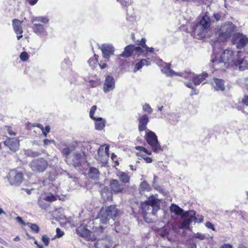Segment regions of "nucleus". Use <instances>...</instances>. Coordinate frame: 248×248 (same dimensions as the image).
Segmentation results:
<instances>
[{
  "label": "nucleus",
  "instance_id": "nucleus-47",
  "mask_svg": "<svg viewBox=\"0 0 248 248\" xmlns=\"http://www.w3.org/2000/svg\"><path fill=\"white\" fill-rule=\"evenodd\" d=\"M97 60L94 58H90L88 61L89 65L92 67H94L95 65L97 64Z\"/></svg>",
  "mask_w": 248,
  "mask_h": 248
},
{
  "label": "nucleus",
  "instance_id": "nucleus-40",
  "mask_svg": "<svg viewBox=\"0 0 248 248\" xmlns=\"http://www.w3.org/2000/svg\"><path fill=\"white\" fill-rule=\"evenodd\" d=\"M41 240L46 246H48L49 244V238L46 235H43Z\"/></svg>",
  "mask_w": 248,
  "mask_h": 248
},
{
  "label": "nucleus",
  "instance_id": "nucleus-2",
  "mask_svg": "<svg viewBox=\"0 0 248 248\" xmlns=\"http://www.w3.org/2000/svg\"><path fill=\"white\" fill-rule=\"evenodd\" d=\"M236 58V56L235 58L233 56L232 50L226 49L224 50L223 53L218 59L217 57L212 59V66L216 70H225L230 63H232L234 64V62Z\"/></svg>",
  "mask_w": 248,
  "mask_h": 248
},
{
  "label": "nucleus",
  "instance_id": "nucleus-13",
  "mask_svg": "<svg viewBox=\"0 0 248 248\" xmlns=\"http://www.w3.org/2000/svg\"><path fill=\"white\" fill-rule=\"evenodd\" d=\"M115 88V81L114 78L110 76L106 77L104 85L103 91L107 93L113 91Z\"/></svg>",
  "mask_w": 248,
  "mask_h": 248
},
{
  "label": "nucleus",
  "instance_id": "nucleus-55",
  "mask_svg": "<svg viewBox=\"0 0 248 248\" xmlns=\"http://www.w3.org/2000/svg\"><path fill=\"white\" fill-rule=\"evenodd\" d=\"M205 226L209 229H211L213 231L215 230L214 225L210 222H207L205 224Z\"/></svg>",
  "mask_w": 248,
  "mask_h": 248
},
{
  "label": "nucleus",
  "instance_id": "nucleus-28",
  "mask_svg": "<svg viewBox=\"0 0 248 248\" xmlns=\"http://www.w3.org/2000/svg\"><path fill=\"white\" fill-rule=\"evenodd\" d=\"M99 176L98 170L95 168H91L89 172V177L93 180H96Z\"/></svg>",
  "mask_w": 248,
  "mask_h": 248
},
{
  "label": "nucleus",
  "instance_id": "nucleus-46",
  "mask_svg": "<svg viewBox=\"0 0 248 248\" xmlns=\"http://www.w3.org/2000/svg\"><path fill=\"white\" fill-rule=\"evenodd\" d=\"M34 126L40 128L42 130L43 135L46 137H47V134L45 132L44 127L42 124L39 123L36 124Z\"/></svg>",
  "mask_w": 248,
  "mask_h": 248
},
{
  "label": "nucleus",
  "instance_id": "nucleus-20",
  "mask_svg": "<svg viewBox=\"0 0 248 248\" xmlns=\"http://www.w3.org/2000/svg\"><path fill=\"white\" fill-rule=\"evenodd\" d=\"M138 120L139 122L138 125L139 130L140 131H143L144 130L147 131L148 129L147 128V125L149 121L148 116L146 114H144L140 117Z\"/></svg>",
  "mask_w": 248,
  "mask_h": 248
},
{
  "label": "nucleus",
  "instance_id": "nucleus-62",
  "mask_svg": "<svg viewBox=\"0 0 248 248\" xmlns=\"http://www.w3.org/2000/svg\"><path fill=\"white\" fill-rule=\"evenodd\" d=\"M111 158H112V160L113 161H114L117 164V165H119V163L116 160V159H117V156L114 154H112V155H111Z\"/></svg>",
  "mask_w": 248,
  "mask_h": 248
},
{
  "label": "nucleus",
  "instance_id": "nucleus-45",
  "mask_svg": "<svg viewBox=\"0 0 248 248\" xmlns=\"http://www.w3.org/2000/svg\"><path fill=\"white\" fill-rule=\"evenodd\" d=\"M83 229H84L85 230V232H84L85 234H83L80 232V234L82 236L85 237L87 238L88 236L90 235L91 232L86 228L85 226H83ZM79 233V230H78V233Z\"/></svg>",
  "mask_w": 248,
  "mask_h": 248
},
{
  "label": "nucleus",
  "instance_id": "nucleus-15",
  "mask_svg": "<svg viewBox=\"0 0 248 248\" xmlns=\"http://www.w3.org/2000/svg\"><path fill=\"white\" fill-rule=\"evenodd\" d=\"M110 186L111 191L115 194L122 193L125 188L124 185L117 179H112L110 181Z\"/></svg>",
  "mask_w": 248,
  "mask_h": 248
},
{
  "label": "nucleus",
  "instance_id": "nucleus-1",
  "mask_svg": "<svg viewBox=\"0 0 248 248\" xmlns=\"http://www.w3.org/2000/svg\"><path fill=\"white\" fill-rule=\"evenodd\" d=\"M119 210L115 205H110L107 207H102L100 209L98 216L94 219V222L96 224L99 223L98 226H95V229L100 232L104 229L110 219L113 221L118 214Z\"/></svg>",
  "mask_w": 248,
  "mask_h": 248
},
{
  "label": "nucleus",
  "instance_id": "nucleus-36",
  "mask_svg": "<svg viewBox=\"0 0 248 248\" xmlns=\"http://www.w3.org/2000/svg\"><path fill=\"white\" fill-rule=\"evenodd\" d=\"M97 107L96 106H93L91 107L90 110V117L93 120L96 119V118L93 116L94 113L96 110Z\"/></svg>",
  "mask_w": 248,
  "mask_h": 248
},
{
  "label": "nucleus",
  "instance_id": "nucleus-64",
  "mask_svg": "<svg viewBox=\"0 0 248 248\" xmlns=\"http://www.w3.org/2000/svg\"><path fill=\"white\" fill-rule=\"evenodd\" d=\"M221 248H232V246L229 244H224L221 247Z\"/></svg>",
  "mask_w": 248,
  "mask_h": 248
},
{
  "label": "nucleus",
  "instance_id": "nucleus-18",
  "mask_svg": "<svg viewBox=\"0 0 248 248\" xmlns=\"http://www.w3.org/2000/svg\"><path fill=\"white\" fill-rule=\"evenodd\" d=\"M112 246L111 239L109 237L98 239L95 244V248H109Z\"/></svg>",
  "mask_w": 248,
  "mask_h": 248
},
{
  "label": "nucleus",
  "instance_id": "nucleus-32",
  "mask_svg": "<svg viewBox=\"0 0 248 248\" xmlns=\"http://www.w3.org/2000/svg\"><path fill=\"white\" fill-rule=\"evenodd\" d=\"M88 148L84 147L82 150V154L78 153V160L80 159L81 162H86V154L88 153ZM79 163V161H78V164Z\"/></svg>",
  "mask_w": 248,
  "mask_h": 248
},
{
  "label": "nucleus",
  "instance_id": "nucleus-21",
  "mask_svg": "<svg viewBox=\"0 0 248 248\" xmlns=\"http://www.w3.org/2000/svg\"><path fill=\"white\" fill-rule=\"evenodd\" d=\"M212 84L213 87L217 91H223L225 89L224 81L222 79L214 78V82Z\"/></svg>",
  "mask_w": 248,
  "mask_h": 248
},
{
  "label": "nucleus",
  "instance_id": "nucleus-49",
  "mask_svg": "<svg viewBox=\"0 0 248 248\" xmlns=\"http://www.w3.org/2000/svg\"><path fill=\"white\" fill-rule=\"evenodd\" d=\"M214 17L216 19V21H218L223 20V17L218 13H215L214 14Z\"/></svg>",
  "mask_w": 248,
  "mask_h": 248
},
{
  "label": "nucleus",
  "instance_id": "nucleus-24",
  "mask_svg": "<svg viewBox=\"0 0 248 248\" xmlns=\"http://www.w3.org/2000/svg\"><path fill=\"white\" fill-rule=\"evenodd\" d=\"M207 76L208 74L206 72H203L202 75L193 77L192 81L195 86H197L203 82Z\"/></svg>",
  "mask_w": 248,
  "mask_h": 248
},
{
  "label": "nucleus",
  "instance_id": "nucleus-52",
  "mask_svg": "<svg viewBox=\"0 0 248 248\" xmlns=\"http://www.w3.org/2000/svg\"><path fill=\"white\" fill-rule=\"evenodd\" d=\"M44 146L46 147L47 145L49 144L50 143H55V141L53 140H48V139H45L43 140Z\"/></svg>",
  "mask_w": 248,
  "mask_h": 248
},
{
  "label": "nucleus",
  "instance_id": "nucleus-51",
  "mask_svg": "<svg viewBox=\"0 0 248 248\" xmlns=\"http://www.w3.org/2000/svg\"><path fill=\"white\" fill-rule=\"evenodd\" d=\"M64 235V232L61 230L59 228L56 229V235L57 238H60Z\"/></svg>",
  "mask_w": 248,
  "mask_h": 248
},
{
  "label": "nucleus",
  "instance_id": "nucleus-53",
  "mask_svg": "<svg viewBox=\"0 0 248 248\" xmlns=\"http://www.w3.org/2000/svg\"><path fill=\"white\" fill-rule=\"evenodd\" d=\"M241 103L244 106H248V95H245L242 99Z\"/></svg>",
  "mask_w": 248,
  "mask_h": 248
},
{
  "label": "nucleus",
  "instance_id": "nucleus-5",
  "mask_svg": "<svg viewBox=\"0 0 248 248\" xmlns=\"http://www.w3.org/2000/svg\"><path fill=\"white\" fill-rule=\"evenodd\" d=\"M146 132L145 139L147 143L150 145L154 152H158L161 150V146L158 141L156 135L154 132L149 129H147Z\"/></svg>",
  "mask_w": 248,
  "mask_h": 248
},
{
  "label": "nucleus",
  "instance_id": "nucleus-6",
  "mask_svg": "<svg viewBox=\"0 0 248 248\" xmlns=\"http://www.w3.org/2000/svg\"><path fill=\"white\" fill-rule=\"evenodd\" d=\"M236 57L234 65L238 67L240 70L243 71L248 69V56H246L244 52L238 51Z\"/></svg>",
  "mask_w": 248,
  "mask_h": 248
},
{
  "label": "nucleus",
  "instance_id": "nucleus-43",
  "mask_svg": "<svg viewBox=\"0 0 248 248\" xmlns=\"http://www.w3.org/2000/svg\"><path fill=\"white\" fill-rule=\"evenodd\" d=\"M5 127L6 128V130L7 131L9 135L15 136L16 135V132L13 131L12 127L11 126L5 125Z\"/></svg>",
  "mask_w": 248,
  "mask_h": 248
},
{
  "label": "nucleus",
  "instance_id": "nucleus-39",
  "mask_svg": "<svg viewBox=\"0 0 248 248\" xmlns=\"http://www.w3.org/2000/svg\"><path fill=\"white\" fill-rule=\"evenodd\" d=\"M20 58L22 61H26L29 59V55L25 51L22 52L20 55Z\"/></svg>",
  "mask_w": 248,
  "mask_h": 248
},
{
  "label": "nucleus",
  "instance_id": "nucleus-9",
  "mask_svg": "<svg viewBox=\"0 0 248 248\" xmlns=\"http://www.w3.org/2000/svg\"><path fill=\"white\" fill-rule=\"evenodd\" d=\"M232 42L237 48L241 49L248 43V38L243 33H236L233 35Z\"/></svg>",
  "mask_w": 248,
  "mask_h": 248
},
{
  "label": "nucleus",
  "instance_id": "nucleus-57",
  "mask_svg": "<svg viewBox=\"0 0 248 248\" xmlns=\"http://www.w3.org/2000/svg\"><path fill=\"white\" fill-rule=\"evenodd\" d=\"M145 39L142 38L140 42V45L143 48H145L147 47V45L145 44Z\"/></svg>",
  "mask_w": 248,
  "mask_h": 248
},
{
  "label": "nucleus",
  "instance_id": "nucleus-10",
  "mask_svg": "<svg viewBox=\"0 0 248 248\" xmlns=\"http://www.w3.org/2000/svg\"><path fill=\"white\" fill-rule=\"evenodd\" d=\"M9 181L12 185H18L23 180V174L16 170H11L9 173Z\"/></svg>",
  "mask_w": 248,
  "mask_h": 248
},
{
  "label": "nucleus",
  "instance_id": "nucleus-34",
  "mask_svg": "<svg viewBox=\"0 0 248 248\" xmlns=\"http://www.w3.org/2000/svg\"><path fill=\"white\" fill-rule=\"evenodd\" d=\"M28 225L29 226L32 231H33L35 232H39L40 228L39 226L36 224L28 223Z\"/></svg>",
  "mask_w": 248,
  "mask_h": 248
},
{
  "label": "nucleus",
  "instance_id": "nucleus-44",
  "mask_svg": "<svg viewBox=\"0 0 248 248\" xmlns=\"http://www.w3.org/2000/svg\"><path fill=\"white\" fill-rule=\"evenodd\" d=\"M143 109L149 113H151L152 112V109L148 104H145L143 106Z\"/></svg>",
  "mask_w": 248,
  "mask_h": 248
},
{
  "label": "nucleus",
  "instance_id": "nucleus-11",
  "mask_svg": "<svg viewBox=\"0 0 248 248\" xmlns=\"http://www.w3.org/2000/svg\"><path fill=\"white\" fill-rule=\"evenodd\" d=\"M3 143L5 146L8 147L13 152H16L18 151L20 146L19 140L17 138H9L7 137Z\"/></svg>",
  "mask_w": 248,
  "mask_h": 248
},
{
  "label": "nucleus",
  "instance_id": "nucleus-12",
  "mask_svg": "<svg viewBox=\"0 0 248 248\" xmlns=\"http://www.w3.org/2000/svg\"><path fill=\"white\" fill-rule=\"evenodd\" d=\"M211 23V20L207 14H205L201 18L199 25H197L194 29L195 33H198V30L202 28L203 30L208 29Z\"/></svg>",
  "mask_w": 248,
  "mask_h": 248
},
{
  "label": "nucleus",
  "instance_id": "nucleus-23",
  "mask_svg": "<svg viewBox=\"0 0 248 248\" xmlns=\"http://www.w3.org/2000/svg\"><path fill=\"white\" fill-rule=\"evenodd\" d=\"M116 176L124 184H127L130 182V176L127 173L119 171L117 172Z\"/></svg>",
  "mask_w": 248,
  "mask_h": 248
},
{
  "label": "nucleus",
  "instance_id": "nucleus-19",
  "mask_svg": "<svg viewBox=\"0 0 248 248\" xmlns=\"http://www.w3.org/2000/svg\"><path fill=\"white\" fill-rule=\"evenodd\" d=\"M101 50L104 58L108 59L114 54V48L111 45L104 44L101 46Z\"/></svg>",
  "mask_w": 248,
  "mask_h": 248
},
{
  "label": "nucleus",
  "instance_id": "nucleus-50",
  "mask_svg": "<svg viewBox=\"0 0 248 248\" xmlns=\"http://www.w3.org/2000/svg\"><path fill=\"white\" fill-rule=\"evenodd\" d=\"M87 85L91 87H95L97 85V82H95L92 80H89L87 82Z\"/></svg>",
  "mask_w": 248,
  "mask_h": 248
},
{
  "label": "nucleus",
  "instance_id": "nucleus-26",
  "mask_svg": "<svg viewBox=\"0 0 248 248\" xmlns=\"http://www.w3.org/2000/svg\"><path fill=\"white\" fill-rule=\"evenodd\" d=\"M94 120H95V129L98 130H102L105 126V121L101 117L96 118Z\"/></svg>",
  "mask_w": 248,
  "mask_h": 248
},
{
  "label": "nucleus",
  "instance_id": "nucleus-56",
  "mask_svg": "<svg viewBox=\"0 0 248 248\" xmlns=\"http://www.w3.org/2000/svg\"><path fill=\"white\" fill-rule=\"evenodd\" d=\"M142 63L140 62L136 64L135 71L139 70L142 67Z\"/></svg>",
  "mask_w": 248,
  "mask_h": 248
},
{
  "label": "nucleus",
  "instance_id": "nucleus-42",
  "mask_svg": "<svg viewBox=\"0 0 248 248\" xmlns=\"http://www.w3.org/2000/svg\"><path fill=\"white\" fill-rule=\"evenodd\" d=\"M117 1L120 2L123 6L127 7L131 3V0H117Z\"/></svg>",
  "mask_w": 248,
  "mask_h": 248
},
{
  "label": "nucleus",
  "instance_id": "nucleus-38",
  "mask_svg": "<svg viewBox=\"0 0 248 248\" xmlns=\"http://www.w3.org/2000/svg\"><path fill=\"white\" fill-rule=\"evenodd\" d=\"M136 149L137 150L140 151H142V152L146 153L147 154H148L149 155H151V152L148 151L147 149H146L144 147L140 146H137V147H136Z\"/></svg>",
  "mask_w": 248,
  "mask_h": 248
},
{
  "label": "nucleus",
  "instance_id": "nucleus-14",
  "mask_svg": "<svg viewBox=\"0 0 248 248\" xmlns=\"http://www.w3.org/2000/svg\"><path fill=\"white\" fill-rule=\"evenodd\" d=\"M135 51L137 53L142 52V49L140 46H135L133 45H130L124 48V52L120 54V57L128 58L131 56L132 52Z\"/></svg>",
  "mask_w": 248,
  "mask_h": 248
},
{
  "label": "nucleus",
  "instance_id": "nucleus-61",
  "mask_svg": "<svg viewBox=\"0 0 248 248\" xmlns=\"http://www.w3.org/2000/svg\"><path fill=\"white\" fill-rule=\"evenodd\" d=\"M248 246L246 245V244L245 242L241 243L238 245V248H248Z\"/></svg>",
  "mask_w": 248,
  "mask_h": 248
},
{
  "label": "nucleus",
  "instance_id": "nucleus-25",
  "mask_svg": "<svg viewBox=\"0 0 248 248\" xmlns=\"http://www.w3.org/2000/svg\"><path fill=\"white\" fill-rule=\"evenodd\" d=\"M105 150H106V153L103 154V155H101L100 156L98 155L97 159L101 162L103 165H106L108 163V159L109 156V146H107Z\"/></svg>",
  "mask_w": 248,
  "mask_h": 248
},
{
  "label": "nucleus",
  "instance_id": "nucleus-7",
  "mask_svg": "<svg viewBox=\"0 0 248 248\" xmlns=\"http://www.w3.org/2000/svg\"><path fill=\"white\" fill-rule=\"evenodd\" d=\"M47 165V161L43 158L34 159L30 163L31 170L35 172L44 171Z\"/></svg>",
  "mask_w": 248,
  "mask_h": 248
},
{
  "label": "nucleus",
  "instance_id": "nucleus-33",
  "mask_svg": "<svg viewBox=\"0 0 248 248\" xmlns=\"http://www.w3.org/2000/svg\"><path fill=\"white\" fill-rule=\"evenodd\" d=\"M44 200L49 202H52L55 201L57 200V198L53 194L50 193L48 195L45 197Z\"/></svg>",
  "mask_w": 248,
  "mask_h": 248
},
{
  "label": "nucleus",
  "instance_id": "nucleus-35",
  "mask_svg": "<svg viewBox=\"0 0 248 248\" xmlns=\"http://www.w3.org/2000/svg\"><path fill=\"white\" fill-rule=\"evenodd\" d=\"M158 234L162 237H165L167 236L168 232L167 230L163 227L158 231Z\"/></svg>",
  "mask_w": 248,
  "mask_h": 248
},
{
  "label": "nucleus",
  "instance_id": "nucleus-29",
  "mask_svg": "<svg viewBox=\"0 0 248 248\" xmlns=\"http://www.w3.org/2000/svg\"><path fill=\"white\" fill-rule=\"evenodd\" d=\"M101 195L105 200H108L112 197V193L109 190V189L105 187L101 192Z\"/></svg>",
  "mask_w": 248,
  "mask_h": 248
},
{
  "label": "nucleus",
  "instance_id": "nucleus-22",
  "mask_svg": "<svg viewBox=\"0 0 248 248\" xmlns=\"http://www.w3.org/2000/svg\"><path fill=\"white\" fill-rule=\"evenodd\" d=\"M21 21L17 19H14L12 21L13 29L16 34H21L23 31L21 27Z\"/></svg>",
  "mask_w": 248,
  "mask_h": 248
},
{
  "label": "nucleus",
  "instance_id": "nucleus-58",
  "mask_svg": "<svg viewBox=\"0 0 248 248\" xmlns=\"http://www.w3.org/2000/svg\"><path fill=\"white\" fill-rule=\"evenodd\" d=\"M16 221H17L18 222H19V223H21V224H23V225H25V222L23 220V219H22V218H21L20 217H19V216H18V217H16Z\"/></svg>",
  "mask_w": 248,
  "mask_h": 248
},
{
  "label": "nucleus",
  "instance_id": "nucleus-63",
  "mask_svg": "<svg viewBox=\"0 0 248 248\" xmlns=\"http://www.w3.org/2000/svg\"><path fill=\"white\" fill-rule=\"evenodd\" d=\"M186 85L189 88H191L193 91L195 90V88L192 85L191 82H188L186 83Z\"/></svg>",
  "mask_w": 248,
  "mask_h": 248
},
{
  "label": "nucleus",
  "instance_id": "nucleus-37",
  "mask_svg": "<svg viewBox=\"0 0 248 248\" xmlns=\"http://www.w3.org/2000/svg\"><path fill=\"white\" fill-rule=\"evenodd\" d=\"M71 152L72 150L69 148H65L62 150V153L65 157L67 158L68 155L71 154Z\"/></svg>",
  "mask_w": 248,
  "mask_h": 248
},
{
  "label": "nucleus",
  "instance_id": "nucleus-54",
  "mask_svg": "<svg viewBox=\"0 0 248 248\" xmlns=\"http://www.w3.org/2000/svg\"><path fill=\"white\" fill-rule=\"evenodd\" d=\"M194 237L195 238L199 239L201 240H204L205 238V236L204 234L201 233H197L195 234Z\"/></svg>",
  "mask_w": 248,
  "mask_h": 248
},
{
  "label": "nucleus",
  "instance_id": "nucleus-4",
  "mask_svg": "<svg viewBox=\"0 0 248 248\" xmlns=\"http://www.w3.org/2000/svg\"><path fill=\"white\" fill-rule=\"evenodd\" d=\"M141 206L146 215H152L155 216L157 212L160 209V201L152 196L142 204Z\"/></svg>",
  "mask_w": 248,
  "mask_h": 248
},
{
  "label": "nucleus",
  "instance_id": "nucleus-30",
  "mask_svg": "<svg viewBox=\"0 0 248 248\" xmlns=\"http://www.w3.org/2000/svg\"><path fill=\"white\" fill-rule=\"evenodd\" d=\"M31 22H40L41 23L46 24L49 22V19L45 16H33L31 19Z\"/></svg>",
  "mask_w": 248,
  "mask_h": 248
},
{
  "label": "nucleus",
  "instance_id": "nucleus-3",
  "mask_svg": "<svg viewBox=\"0 0 248 248\" xmlns=\"http://www.w3.org/2000/svg\"><path fill=\"white\" fill-rule=\"evenodd\" d=\"M182 219L183 221L179 224V228L181 229H187L189 228L190 223L194 221L195 222H202L203 219V217L202 215H197L196 216V212L194 210H189L185 212L182 215Z\"/></svg>",
  "mask_w": 248,
  "mask_h": 248
},
{
  "label": "nucleus",
  "instance_id": "nucleus-27",
  "mask_svg": "<svg viewBox=\"0 0 248 248\" xmlns=\"http://www.w3.org/2000/svg\"><path fill=\"white\" fill-rule=\"evenodd\" d=\"M171 212L174 213L177 215H181L184 214V210L175 204H172L170 207Z\"/></svg>",
  "mask_w": 248,
  "mask_h": 248
},
{
  "label": "nucleus",
  "instance_id": "nucleus-48",
  "mask_svg": "<svg viewBox=\"0 0 248 248\" xmlns=\"http://www.w3.org/2000/svg\"><path fill=\"white\" fill-rule=\"evenodd\" d=\"M107 146V145L100 146V147H99V148L98 150V154L99 156H100V155H103V154L106 153V150H105V148Z\"/></svg>",
  "mask_w": 248,
  "mask_h": 248
},
{
  "label": "nucleus",
  "instance_id": "nucleus-8",
  "mask_svg": "<svg viewBox=\"0 0 248 248\" xmlns=\"http://www.w3.org/2000/svg\"><path fill=\"white\" fill-rule=\"evenodd\" d=\"M236 27L232 22H228L222 25L219 30L218 34L220 37L227 38L230 37L232 33L235 30Z\"/></svg>",
  "mask_w": 248,
  "mask_h": 248
},
{
  "label": "nucleus",
  "instance_id": "nucleus-59",
  "mask_svg": "<svg viewBox=\"0 0 248 248\" xmlns=\"http://www.w3.org/2000/svg\"><path fill=\"white\" fill-rule=\"evenodd\" d=\"M140 62L142 63V66L145 65H149L150 64V62L145 59H142Z\"/></svg>",
  "mask_w": 248,
  "mask_h": 248
},
{
  "label": "nucleus",
  "instance_id": "nucleus-41",
  "mask_svg": "<svg viewBox=\"0 0 248 248\" xmlns=\"http://www.w3.org/2000/svg\"><path fill=\"white\" fill-rule=\"evenodd\" d=\"M27 155L28 156H30L33 157L38 156L40 155V153L36 151H32L31 150H28Z\"/></svg>",
  "mask_w": 248,
  "mask_h": 248
},
{
  "label": "nucleus",
  "instance_id": "nucleus-16",
  "mask_svg": "<svg viewBox=\"0 0 248 248\" xmlns=\"http://www.w3.org/2000/svg\"><path fill=\"white\" fill-rule=\"evenodd\" d=\"M165 66L161 69V71L164 74H166L167 76L173 77L175 76H179L185 78L187 77L188 73H184L182 72H175L170 69V64L165 63Z\"/></svg>",
  "mask_w": 248,
  "mask_h": 248
},
{
  "label": "nucleus",
  "instance_id": "nucleus-60",
  "mask_svg": "<svg viewBox=\"0 0 248 248\" xmlns=\"http://www.w3.org/2000/svg\"><path fill=\"white\" fill-rule=\"evenodd\" d=\"M244 87L248 92V78H246L244 81Z\"/></svg>",
  "mask_w": 248,
  "mask_h": 248
},
{
  "label": "nucleus",
  "instance_id": "nucleus-31",
  "mask_svg": "<svg viewBox=\"0 0 248 248\" xmlns=\"http://www.w3.org/2000/svg\"><path fill=\"white\" fill-rule=\"evenodd\" d=\"M150 190L151 187L146 181H144L141 182L139 187V190L140 192L143 191H149Z\"/></svg>",
  "mask_w": 248,
  "mask_h": 248
},
{
  "label": "nucleus",
  "instance_id": "nucleus-17",
  "mask_svg": "<svg viewBox=\"0 0 248 248\" xmlns=\"http://www.w3.org/2000/svg\"><path fill=\"white\" fill-rule=\"evenodd\" d=\"M33 32L38 36L42 38H46L47 32L45 30L44 26L41 24L35 23L32 26Z\"/></svg>",
  "mask_w": 248,
  "mask_h": 248
}]
</instances>
